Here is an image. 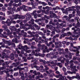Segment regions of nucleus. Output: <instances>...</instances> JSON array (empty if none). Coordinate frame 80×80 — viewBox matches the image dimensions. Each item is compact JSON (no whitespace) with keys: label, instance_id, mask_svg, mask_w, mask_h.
I'll return each instance as SVG.
<instances>
[{"label":"nucleus","instance_id":"obj_1","mask_svg":"<svg viewBox=\"0 0 80 80\" xmlns=\"http://www.w3.org/2000/svg\"><path fill=\"white\" fill-rule=\"evenodd\" d=\"M46 27L47 28H50L51 30H53V31H56L57 32V33H59L60 32V30H58V29H59V28H58V27H56V29L54 27H53L51 25H47Z\"/></svg>","mask_w":80,"mask_h":80},{"label":"nucleus","instance_id":"obj_2","mask_svg":"<svg viewBox=\"0 0 80 80\" xmlns=\"http://www.w3.org/2000/svg\"><path fill=\"white\" fill-rule=\"evenodd\" d=\"M13 34L14 35V37L15 39H14L12 40V41L13 42L15 43H18V41L17 40V38H19V37L17 36V35L16 34L15 32H13Z\"/></svg>","mask_w":80,"mask_h":80},{"label":"nucleus","instance_id":"obj_3","mask_svg":"<svg viewBox=\"0 0 80 80\" xmlns=\"http://www.w3.org/2000/svg\"><path fill=\"white\" fill-rule=\"evenodd\" d=\"M25 17H26V20L28 21L30 20V18L31 17H32V16L31 15H30V14H29L28 13H27L25 15Z\"/></svg>","mask_w":80,"mask_h":80},{"label":"nucleus","instance_id":"obj_4","mask_svg":"<svg viewBox=\"0 0 80 80\" xmlns=\"http://www.w3.org/2000/svg\"><path fill=\"white\" fill-rule=\"evenodd\" d=\"M27 6L25 5H23L22 6V7H19V8L21 10H23L25 12H27V11H28L27 9L26 8H27Z\"/></svg>","mask_w":80,"mask_h":80},{"label":"nucleus","instance_id":"obj_5","mask_svg":"<svg viewBox=\"0 0 80 80\" xmlns=\"http://www.w3.org/2000/svg\"><path fill=\"white\" fill-rule=\"evenodd\" d=\"M72 79H74V78H79V79H80V76H79V74L77 73L76 74V76H73L71 77Z\"/></svg>","mask_w":80,"mask_h":80},{"label":"nucleus","instance_id":"obj_6","mask_svg":"<svg viewBox=\"0 0 80 80\" xmlns=\"http://www.w3.org/2000/svg\"><path fill=\"white\" fill-rule=\"evenodd\" d=\"M77 66H74L73 67H71L72 68L71 70L73 72H77V70L75 69L76 68Z\"/></svg>","mask_w":80,"mask_h":80},{"label":"nucleus","instance_id":"obj_7","mask_svg":"<svg viewBox=\"0 0 80 80\" xmlns=\"http://www.w3.org/2000/svg\"><path fill=\"white\" fill-rule=\"evenodd\" d=\"M65 52L66 53H67V54H68V55H70L71 54L70 52L68 51V49L67 48L65 49Z\"/></svg>","mask_w":80,"mask_h":80},{"label":"nucleus","instance_id":"obj_8","mask_svg":"<svg viewBox=\"0 0 80 80\" xmlns=\"http://www.w3.org/2000/svg\"><path fill=\"white\" fill-rule=\"evenodd\" d=\"M14 19H17V18H18L19 19H20V15L16 14L14 15Z\"/></svg>","mask_w":80,"mask_h":80},{"label":"nucleus","instance_id":"obj_9","mask_svg":"<svg viewBox=\"0 0 80 80\" xmlns=\"http://www.w3.org/2000/svg\"><path fill=\"white\" fill-rule=\"evenodd\" d=\"M31 59H32V60L31 61V62H37L38 60V59L37 58H33V57H31Z\"/></svg>","mask_w":80,"mask_h":80},{"label":"nucleus","instance_id":"obj_10","mask_svg":"<svg viewBox=\"0 0 80 80\" xmlns=\"http://www.w3.org/2000/svg\"><path fill=\"white\" fill-rule=\"evenodd\" d=\"M63 77H62V75L61 74H59V75H57L56 76V78H61L60 80H62V78H63V79H64V78H63Z\"/></svg>","mask_w":80,"mask_h":80},{"label":"nucleus","instance_id":"obj_11","mask_svg":"<svg viewBox=\"0 0 80 80\" xmlns=\"http://www.w3.org/2000/svg\"><path fill=\"white\" fill-rule=\"evenodd\" d=\"M6 31H7V32H8L7 33V35H10L12 34V32H10V30L8 29H7Z\"/></svg>","mask_w":80,"mask_h":80},{"label":"nucleus","instance_id":"obj_12","mask_svg":"<svg viewBox=\"0 0 80 80\" xmlns=\"http://www.w3.org/2000/svg\"><path fill=\"white\" fill-rule=\"evenodd\" d=\"M65 57L66 58H69L70 59H72V55H71V54H69V56L67 55H65Z\"/></svg>","mask_w":80,"mask_h":80},{"label":"nucleus","instance_id":"obj_13","mask_svg":"<svg viewBox=\"0 0 80 80\" xmlns=\"http://www.w3.org/2000/svg\"><path fill=\"white\" fill-rule=\"evenodd\" d=\"M66 10L67 12H68V11H72L73 10L72 9V8L71 7H69L68 8H66Z\"/></svg>","mask_w":80,"mask_h":80},{"label":"nucleus","instance_id":"obj_14","mask_svg":"<svg viewBox=\"0 0 80 80\" xmlns=\"http://www.w3.org/2000/svg\"><path fill=\"white\" fill-rule=\"evenodd\" d=\"M2 27L4 29V30L5 31H6V30H7V29H8V27H7V26L5 25H4V26H2Z\"/></svg>","mask_w":80,"mask_h":80},{"label":"nucleus","instance_id":"obj_15","mask_svg":"<svg viewBox=\"0 0 80 80\" xmlns=\"http://www.w3.org/2000/svg\"><path fill=\"white\" fill-rule=\"evenodd\" d=\"M37 10H34L33 11V12L31 13V15L32 16H35V15H37V14L35 13L37 12Z\"/></svg>","mask_w":80,"mask_h":80},{"label":"nucleus","instance_id":"obj_16","mask_svg":"<svg viewBox=\"0 0 80 80\" xmlns=\"http://www.w3.org/2000/svg\"><path fill=\"white\" fill-rule=\"evenodd\" d=\"M77 27H80V23L79 22H78V23L77 24L76 26H75V28H77Z\"/></svg>","mask_w":80,"mask_h":80},{"label":"nucleus","instance_id":"obj_17","mask_svg":"<svg viewBox=\"0 0 80 80\" xmlns=\"http://www.w3.org/2000/svg\"><path fill=\"white\" fill-rule=\"evenodd\" d=\"M33 26H34L36 28L37 30H40V27H38V25L36 24H34Z\"/></svg>","mask_w":80,"mask_h":80},{"label":"nucleus","instance_id":"obj_18","mask_svg":"<svg viewBox=\"0 0 80 80\" xmlns=\"http://www.w3.org/2000/svg\"><path fill=\"white\" fill-rule=\"evenodd\" d=\"M10 58L11 60H13V59H14V56L13 55V54H12L10 56Z\"/></svg>","mask_w":80,"mask_h":80},{"label":"nucleus","instance_id":"obj_19","mask_svg":"<svg viewBox=\"0 0 80 80\" xmlns=\"http://www.w3.org/2000/svg\"><path fill=\"white\" fill-rule=\"evenodd\" d=\"M67 36H70V37H71V36L72 35V33L70 32H68L67 33Z\"/></svg>","mask_w":80,"mask_h":80},{"label":"nucleus","instance_id":"obj_20","mask_svg":"<svg viewBox=\"0 0 80 80\" xmlns=\"http://www.w3.org/2000/svg\"><path fill=\"white\" fill-rule=\"evenodd\" d=\"M14 2L15 3H18L19 2V3H21L22 2V0H15Z\"/></svg>","mask_w":80,"mask_h":80},{"label":"nucleus","instance_id":"obj_21","mask_svg":"<svg viewBox=\"0 0 80 80\" xmlns=\"http://www.w3.org/2000/svg\"><path fill=\"white\" fill-rule=\"evenodd\" d=\"M37 65V62H35L33 64H31V67H32V68H33V67H34V66H35V65Z\"/></svg>","mask_w":80,"mask_h":80},{"label":"nucleus","instance_id":"obj_22","mask_svg":"<svg viewBox=\"0 0 80 80\" xmlns=\"http://www.w3.org/2000/svg\"><path fill=\"white\" fill-rule=\"evenodd\" d=\"M11 27L12 28V30H13L14 31H16V30H17V28H16L15 26H11L10 28H11Z\"/></svg>","mask_w":80,"mask_h":80},{"label":"nucleus","instance_id":"obj_23","mask_svg":"<svg viewBox=\"0 0 80 80\" xmlns=\"http://www.w3.org/2000/svg\"><path fill=\"white\" fill-rule=\"evenodd\" d=\"M77 31H79V34H78L77 35V37H79V36H80V28H78L77 29Z\"/></svg>","mask_w":80,"mask_h":80},{"label":"nucleus","instance_id":"obj_24","mask_svg":"<svg viewBox=\"0 0 80 80\" xmlns=\"http://www.w3.org/2000/svg\"><path fill=\"white\" fill-rule=\"evenodd\" d=\"M24 51H26V53H31V52H32V51L30 50H25V49H24L23 50Z\"/></svg>","mask_w":80,"mask_h":80},{"label":"nucleus","instance_id":"obj_25","mask_svg":"<svg viewBox=\"0 0 80 80\" xmlns=\"http://www.w3.org/2000/svg\"><path fill=\"white\" fill-rule=\"evenodd\" d=\"M39 61H40V62H43V63H44V64H45L46 63V62H45V61L42 59H39Z\"/></svg>","mask_w":80,"mask_h":80},{"label":"nucleus","instance_id":"obj_26","mask_svg":"<svg viewBox=\"0 0 80 80\" xmlns=\"http://www.w3.org/2000/svg\"><path fill=\"white\" fill-rule=\"evenodd\" d=\"M62 36L63 37H64L65 36H67V33H64L62 35Z\"/></svg>","mask_w":80,"mask_h":80},{"label":"nucleus","instance_id":"obj_27","mask_svg":"<svg viewBox=\"0 0 80 80\" xmlns=\"http://www.w3.org/2000/svg\"><path fill=\"white\" fill-rule=\"evenodd\" d=\"M73 61L72 60H71L70 62L71 64V67H72V65H74L73 63H73Z\"/></svg>","mask_w":80,"mask_h":80},{"label":"nucleus","instance_id":"obj_28","mask_svg":"<svg viewBox=\"0 0 80 80\" xmlns=\"http://www.w3.org/2000/svg\"><path fill=\"white\" fill-rule=\"evenodd\" d=\"M79 51V48H77L76 50H72V52H77Z\"/></svg>","mask_w":80,"mask_h":80},{"label":"nucleus","instance_id":"obj_29","mask_svg":"<svg viewBox=\"0 0 80 80\" xmlns=\"http://www.w3.org/2000/svg\"><path fill=\"white\" fill-rule=\"evenodd\" d=\"M38 3L37 2H35L34 3V5L33 7H34V8H35V6H38Z\"/></svg>","mask_w":80,"mask_h":80},{"label":"nucleus","instance_id":"obj_30","mask_svg":"<svg viewBox=\"0 0 80 80\" xmlns=\"http://www.w3.org/2000/svg\"><path fill=\"white\" fill-rule=\"evenodd\" d=\"M76 31H77L76 30H75V29L74 30V32H73V34L74 35H77V32H76Z\"/></svg>","mask_w":80,"mask_h":80},{"label":"nucleus","instance_id":"obj_31","mask_svg":"<svg viewBox=\"0 0 80 80\" xmlns=\"http://www.w3.org/2000/svg\"><path fill=\"white\" fill-rule=\"evenodd\" d=\"M15 17V16L13 15L10 17V19L11 20H13V18Z\"/></svg>","mask_w":80,"mask_h":80},{"label":"nucleus","instance_id":"obj_32","mask_svg":"<svg viewBox=\"0 0 80 80\" xmlns=\"http://www.w3.org/2000/svg\"><path fill=\"white\" fill-rule=\"evenodd\" d=\"M31 22H31V24H33V26L34 25H35V24H34V20L33 19H32L31 20Z\"/></svg>","mask_w":80,"mask_h":80},{"label":"nucleus","instance_id":"obj_33","mask_svg":"<svg viewBox=\"0 0 80 80\" xmlns=\"http://www.w3.org/2000/svg\"><path fill=\"white\" fill-rule=\"evenodd\" d=\"M67 73H68L69 74H73V72H72L70 71H67Z\"/></svg>","mask_w":80,"mask_h":80},{"label":"nucleus","instance_id":"obj_34","mask_svg":"<svg viewBox=\"0 0 80 80\" xmlns=\"http://www.w3.org/2000/svg\"><path fill=\"white\" fill-rule=\"evenodd\" d=\"M40 51V49L39 48H38V49L35 50V51L36 53H38Z\"/></svg>","mask_w":80,"mask_h":80},{"label":"nucleus","instance_id":"obj_35","mask_svg":"<svg viewBox=\"0 0 80 80\" xmlns=\"http://www.w3.org/2000/svg\"><path fill=\"white\" fill-rule=\"evenodd\" d=\"M19 74L21 75V76H24V74H23V72H21L20 71L19 72Z\"/></svg>","mask_w":80,"mask_h":80},{"label":"nucleus","instance_id":"obj_36","mask_svg":"<svg viewBox=\"0 0 80 80\" xmlns=\"http://www.w3.org/2000/svg\"><path fill=\"white\" fill-rule=\"evenodd\" d=\"M22 59L23 60L24 62H27V59H26V57H23L22 58Z\"/></svg>","mask_w":80,"mask_h":80},{"label":"nucleus","instance_id":"obj_37","mask_svg":"<svg viewBox=\"0 0 80 80\" xmlns=\"http://www.w3.org/2000/svg\"><path fill=\"white\" fill-rule=\"evenodd\" d=\"M34 68H36V69H37V70H39V69H40V67H37L36 65H34Z\"/></svg>","mask_w":80,"mask_h":80},{"label":"nucleus","instance_id":"obj_38","mask_svg":"<svg viewBox=\"0 0 80 80\" xmlns=\"http://www.w3.org/2000/svg\"><path fill=\"white\" fill-rule=\"evenodd\" d=\"M28 11H31L32 10V8L31 7H29L28 8Z\"/></svg>","mask_w":80,"mask_h":80},{"label":"nucleus","instance_id":"obj_39","mask_svg":"<svg viewBox=\"0 0 80 80\" xmlns=\"http://www.w3.org/2000/svg\"><path fill=\"white\" fill-rule=\"evenodd\" d=\"M67 78H68L69 80H72V77H70L68 76H67Z\"/></svg>","mask_w":80,"mask_h":80},{"label":"nucleus","instance_id":"obj_40","mask_svg":"<svg viewBox=\"0 0 80 80\" xmlns=\"http://www.w3.org/2000/svg\"><path fill=\"white\" fill-rule=\"evenodd\" d=\"M44 47H45V45L44 44L42 45L41 50H43V49H44Z\"/></svg>","mask_w":80,"mask_h":80},{"label":"nucleus","instance_id":"obj_41","mask_svg":"<svg viewBox=\"0 0 80 80\" xmlns=\"http://www.w3.org/2000/svg\"><path fill=\"white\" fill-rule=\"evenodd\" d=\"M24 70L26 72H27V71H28V67H25L24 68Z\"/></svg>","mask_w":80,"mask_h":80},{"label":"nucleus","instance_id":"obj_42","mask_svg":"<svg viewBox=\"0 0 80 80\" xmlns=\"http://www.w3.org/2000/svg\"><path fill=\"white\" fill-rule=\"evenodd\" d=\"M22 18V19H24L25 18V17L22 16V15H20V19H21Z\"/></svg>","mask_w":80,"mask_h":80},{"label":"nucleus","instance_id":"obj_43","mask_svg":"<svg viewBox=\"0 0 80 80\" xmlns=\"http://www.w3.org/2000/svg\"><path fill=\"white\" fill-rule=\"evenodd\" d=\"M42 4L43 6H45L46 5H47V4L46 3H45L44 2H42Z\"/></svg>","mask_w":80,"mask_h":80},{"label":"nucleus","instance_id":"obj_44","mask_svg":"<svg viewBox=\"0 0 80 80\" xmlns=\"http://www.w3.org/2000/svg\"><path fill=\"white\" fill-rule=\"evenodd\" d=\"M12 12H14V11H15V10H16V8H15V7H13L12 8Z\"/></svg>","mask_w":80,"mask_h":80},{"label":"nucleus","instance_id":"obj_45","mask_svg":"<svg viewBox=\"0 0 80 80\" xmlns=\"http://www.w3.org/2000/svg\"><path fill=\"white\" fill-rule=\"evenodd\" d=\"M6 10V9H5V8L4 7H3L2 8V11L4 12Z\"/></svg>","mask_w":80,"mask_h":80},{"label":"nucleus","instance_id":"obj_46","mask_svg":"<svg viewBox=\"0 0 80 80\" xmlns=\"http://www.w3.org/2000/svg\"><path fill=\"white\" fill-rule=\"evenodd\" d=\"M79 0H74V3H76V4H78V2Z\"/></svg>","mask_w":80,"mask_h":80},{"label":"nucleus","instance_id":"obj_47","mask_svg":"<svg viewBox=\"0 0 80 80\" xmlns=\"http://www.w3.org/2000/svg\"><path fill=\"white\" fill-rule=\"evenodd\" d=\"M46 52H49V50H48V49H47L46 50H43V53H45V52H46Z\"/></svg>","mask_w":80,"mask_h":80},{"label":"nucleus","instance_id":"obj_48","mask_svg":"<svg viewBox=\"0 0 80 80\" xmlns=\"http://www.w3.org/2000/svg\"><path fill=\"white\" fill-rule=\"evenodd\" d=\"M49 23L51 24H52V25H55V23H53V22L52 21H50Z\"/></svg>","mask_w":80,"mask_h":80},{"label":"nucleus","instance_id":"obj_49","mask_svg":"<svg viewBox=\"0 0 80 80\" xmlns=\"http://www.w3.org/2000/svg\"><path fill=\"white\" fill-rule=\"evenodd\" d=\"M8 15H10L11 14H12V12H11L10 11H8L7 12Z\"/></svg>","mask_w":80,"mask_h":80},{"label":"nucleus","instance_id":"obj_50","mask_svg":"<svg viewBox=\"0 0 80 80\" xmlns=\"http://www.w3.org/2000/svg\"><path fill=\"white\" fill-rule=\"evenodd\" d=\"M39 54H40L39 56L41 55L42 57H44V56H45V54L44 53H43L42 54H41L40 53H39Z\"/></svg>","mask_w":80,"mask_h":80},{"label":"nucleus","instance_id":"obj_51","mask_svg":"<svg viewBox=\"0 0 80 80\" xmlns=\"http://www.w3.org/2000/svg\"><path fill=\"white\" fill-rule=\"evenodd\" d=\"M78 19H79V17H78L75 18V20H77V22H78Z\"/></svg>","mask_w":80,"mask_h":80},{"label":"nucleus","instance_id":"obj_52","mask_svg":"<svg viewBox=\"0 0 80 80\" xmlns=\"http://www.w3.org/2000/svg\"><path fill=\"white\" fill-rule=\"evenodd\" d=\"M72 17V14H70L69 15L68 18H71Z\"/></svg>","mask_w":80,"mask_h":80},{"label":"nucleus","instance_id":"obj_53","mask_svg":"<svg viewBox=\"0 0 80 80\" xmlns=\"http://www.w3.org/2000/svg\"><path fill=\"white\" fill-rule=\"evenodd\" d=\"M18 75V73L15 72L14 74V76H17Z\"/></svg>","mask_w":80,"mask_h":80},{"label":"nucleus","instance_id":"obj_54","mask_svg":"<svg viewBox=\"0 0 80 80\" xmlns=\"http://www.w3.org/2000/svg\"><path fill=\"white\" fill-rule=\"evenodd\" d=\"M31 5H32V7H33V5H34V1L31 2Z\"/></svg>","mask_w":80,"mask_h":80},{"label":"nucleus","instance_id":"obj_55","mask_svg":"<svg viewBox=\"0 0 80 80\" xmlns=\"http://www.w3.org/2000/svg\"><path fill=\"white\" fill-rule=\"evenodd\" d=\"M80 53V52L79 51H78L77 52V53L76 54V56H78L79 55V54L78 53Z\"/></svg>","mask_w":80,"mask_h":80},{"label":"nucleus","instance_id":"obj_56","mask_svg":"<svg viewBox=\"0 0 80 80\" xmlns=\"http://www.w3.org/2000/svg\"><path fill=\"white\" fill-rule=\"evenodd\" d=\"M58 43L59 45V46H60V47H62V42H59Z\"/></svg>","mask_w":80,"mask_h":80},{"label":"nucleus","instance_id":"obj_57","mask_svg":"<svg viewBox=\"0 0 80 80\" xmlns=\"http://www.w3.org/2000/svg\"><path fill=\"white\" fill-rule=\"evenodd\" d=\"M24 70V68H20L19 70V71H21V70Z\"/></svg>","mask_w":80,"mask_h":80},{"label":"nucleus","instance_id":"obj_58","mask_svg":"<svg viewBox=\"0 0 80 80\" xmlns=\"http://www.w3.org/2000/svg\"><path fill=\"white\" fill-rule=\"evenodd\" d=\"M62 70H63V71H64V72H65V71H66V70H67V69H66V68L64 67H63L62 68Z\"/></svg>","mask_w":80,"mask_h":80},{"label":"nucleus","instance_id":"obj_59","mask_svg":"<svg viewBox=\"0 0 80 80\" xmlns=\"http://www.w3.org/2000/svg\"><path fill=\"white\" fill-rule=\"evenodd\" d=\"M7 23L8 24V27L10 26L11 25V23H10V22H7Z\"/></svg>","mask_w":80,"mask_h":80},{"label":"nucleus","instance_id":"obj_60","mask_svg":"<svg viewBox=\"0 0 80 80\" xmlns=\"http://www.w3.org/2000/svg\"><path fill=\"white\" fill-rule=\"evenodd\" d=\"M49 13L48 10H47L45 12V14H46L47 15Z\"/></svg>","mask_w":80,"mask_h":80},{"label":"nucleus","instance_id":"obj_61","mask_svg":"<svg viewBox=\"0 0 80 80\" xmlns=\"http://www.w3.org/2000/svg\"><path fill=\"white\" fill-rule=\"evenodd\" d=\"M5 67H2V68H0V69L1 70H3V69H5Z\"/></svg>","mask_w":80,"mask_h":80},{"label":"nucleus","instance_id":"obj_62","mask_svg":"<svg viewBox=\"0 0 80 80\" xmlns=\"http://www.w3.org/2000/svg\"><path fill=\"white\" fill-rule=\"evenodd\" d=\"M23 36L25 37H27V33H26V32H25L24 33Z\"/></svg>","mask_w":80,"mask_h":80},{"label":"nucleus","instance_id":"obj_63","mask_svg":"<svg viewBox=\"0 0 80 80\" xmlns=\"http://www.w3.org/2000/svg\"><path fill=\"white\" fill-rule=\"evenodd\" d=\"M35 51H32V54L33 55H35Z\"/></svg>","mask_w":80,"mask_h":80},{"label":"nucleus","instance_id":"obj_64","mask_svg":"<svg viewBox=\"0 0 80 80\" xmlns=\"http://www.w3.org/2000/svg\"><path fill=\"white\" fill-rule=\"evenodd\" d=\"M38 47L40 48H41V44H38Z\"/></svg>","mask_w":80,"mask_h":80}]
</instances>
